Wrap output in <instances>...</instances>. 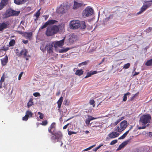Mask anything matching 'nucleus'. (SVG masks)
I'll return each mask as SVG.
<instances>
[{
	"instance_id": "nucleus-1",
	"label": "nucleus",
	"mask_w": 152,
	"mask_h": 152,
	"mask_svg": "<svg viewBox=\"0 0 152 152\" xmlns=\"http://www.w3.org/2000/svg\"><path fill=\"white\" fill-rule=\"evenodd\" d=\"M56 130V124L55 122L52 123L48 127V132L53 135L50 137L51 140L54 142H55L56 140L58 142L61 140L63 137V135L60 131L55 132Z\"/></svg>"
},
{
	"instance_id": "nucleus-2",
	"label": "nucleus",
	"mask_w": 152,
	"mask_h": 152,
	"mask_svg": "<svg viewBox=\"0 0 152 152\" xmlns=\"http://www.w3.org/2000/svg\"><path fill=\"white\" fill-rule=\"evenodd\" d=\"M151 119V115L149 114H143L140 118L139 121L140 123H141L143 125L142 127H139L137 129H145L146 127V125L149 123Z\"/></svg>"
},
{
	"instance_id": "nucleus-3",
	"label": "nucleus",
	"mask_w": 152,
	"mask_h": 152,
	"mask_svg": "<svg viewBox=\"0 0 152 152\" xmlns=\"http://www.w3.org/2000/svg\"><path fill=\"white\" fill-rule=\"evenodd\" d=\"M94 12L93 9L91 7L88 6L86 7L83 11V16L84 18L90 16L93 14Z\"/></svg>"
},
{
	"instance_id": "nucleus-4",
	"label": "nucleus",
	"mask_w": 152,
	"mask_h": 152,
	"mask_svg": "<svg viewBox=\"0 0 152 152\" xmlns=\"http://www.w3.org/2000/svg\"><path fill=\"white\" fill-rule=\"evenodd\" d=\"M20 13V11H15L10 9H9L7 10L6 12L3 15V16L4 18H7L10 16L18 15Z\"/></svg>"
},
{
	"instance_id": "nucleus-5",
	"label": "nucleus",
	"mask_w": 152,
	"mask_h": 152,
	"mask_svg": "<svg viewBox=\"0 0 152 152\" xmlns=\"http://www.w3.org/2000/svg\"><path fill=\"white\" fill-rule=\"evenodd\" d=\"M128 125L127 121L124 120L121 123L120 126H118L115 128V131L120 132L124 130Z\"/></svg>"
},
{
	"instance_id": "nucleus-6",
	"label": "nucleus",
	"mask_w": 152,
	"mask_h": 152,
	"mask_svg": "<svg viewBox=\"0 0 152 152\" xmlns=\"http://www.w3.org/2000/svg\"><path fill=\"white\" fill-rule=\"evenodd\" d=\"M69 28L71 29H76L80 26V21L79 20H73L69 23Z\"/></svg>"
},
{
	"instance_id": "nucleus-7",
	"label": "nucleus",
	"mask_w": 152,
	"mask_h": 152,
	"mask_svg": "<svg viewBox=\"0 0 152 152\" xmlns=\"http://www.w3.org/2000/svg\"><path fill=\"white\" fill-rule=\"evenodd\" d=\"M58 21L55 20H48L44 24L41 26L39 28V29L41 30L45 28L47 26L49 25H52L54 24H56L58 23Z\"/></svg>"
},
{
	"instance_id": "nucleus-8",
	"label": "nucleus",
	"mask_w": 152,
	"mask_h": 152,
	"mask_svg": "<svg viewBox=\"0 0 152 152\" xmlns=\"http://www.w3.org/2000/svg\"><path fill=\"white\" fill-rule=\"evenodd\" d=\"M53 43H49L46 45V50H47L48 53L50 54L53 52Z\"/></svg>"
},
{
	"instance_id": "nucleus-9",
	"label": "nucleus",
	"mask_w": 152,
	"mask_h": 152,
	"mask_svg": "<svg viewBox=\"0 0 152 152\" xmlns=\"http://www.w3.org/2000/svg\"><path fill=\"white\" fill-rule=\"evenodd\" d=\"M151 3H150L143 5L141 7L140 11L137 13V15H138L141 14L145 11L149 7L151 6Z\"/></svg>"
},
{
	"instance_id": "nucleus-10",
	"label": "nucleus",
	"mask_w": 152,
	"mask_h": 152,
	"mask_svg": "<svg viewBox=\"0 0 152 152\" xmlns=\"http://www.w3.org/2000/svg\"><path fill=\"white\" fill-rule=\"evenodd\" d=\"M64 39L59 41H56L55 42L54 45V47L55 49H56L58 47H61L63 46L64 43Z\"/></svg>"
},
{
	"instance_id": "nucleus-11",
	"label": "nucleus",
	"mask_w": 152,
	"mask_h": 152,
	"mask_svg": "<svg viewBox=\"0 0 152 152\" xmlns=\"http://www.w3.org/2000/svg\"><path fill=\"white\" fill-rule=\"evenodd\" d=\"M9 25V22H4L0 23V31H2L4 29H6L8 28V26Z\"/></svg>"
},
{
	"instance_id": "nucleus-12",
	"label": "nucleus",
	"mask_w": 152,
	"mask_h": 152,
	"mask_svg": "<svg viewBox=\"0 0 152 152\" xmlns=\"http://www.w3.org/2000/svg\"><path fill=\"white\" fill-rule=\"evenodd\" d=\"M45 34L48 37L52 36L55 34L51 27H48L47 28Z\"/></svg>"
},
{
	"instance_id": "nucleus-13",
	"label": "nucleus",
	"mask_w": 152,
	"mask_h": 152,
	"mask_svg": "<svg viewBox=\"0 0 152 152\" xmlns=\"http://www.w3.org/2000/svg\"><path fill=\"white\" fill-rule=\"evenodd\" d=\"M28 53V52L26 49L24 48L23 49L20 53H17V55L19 57L23 55V58H25L27 56V54Z\"/></svg>"
},
{
	"instance_id": "nucleus-14",
	"label": "nucleus",
	"mask_w": 152,
	"mask_h": 152,
	"mask_svg": "<svg viewBox=\"0 0 152 152\" xmlns=\"http://www.w3.org/2000/svg\"><path fill=\"white\" fill-rule=\"evenodd\" d=\"M117 132H113L108 135V137L110 139H113L116 138L119 135V134Z\"/></svg>"
},
{
	"instance_id": "nucleus-15",
	"label": "nucleus",
	"mask_w": 152,
	"mask_h": 152,
	"mask_svg": "<svg viewBox=\"0 0 152 152\" xmlns=\"http://www.w3.org/2000/svg\"><path fill=\"white\" fill-rule=\"evenodd\" d=\"M61 26H62L60 25H53L51 27L54 33V34H56L58 31L59 30V27H61Z\"/></svg>"
},
{
	"instance_id": "nucleus-16",
	"label": "nucleus",
	"mask_w": 152,
	"mask_h": 152,
	"mask_svg": "<svg viewBox=\"0 0 152 152\" xmlns=\"http://www.w3.org/2000/svg\"><path fill=\"white\" fill-rule=\"evenodd\" d=\"M63 101V97L62 96H61L57 102L58 104V112H59L61 113V112L60 109L61 108V106L62 104Z\"/></svg>"
},
{
	"instance_id": "nucleus-17",
	"label": "nucleus",
	"mask_w": 152,
	"mask_h": 152,
	"mask_svg": "<svg viewBox=\"0 0 152 152\" xmlns=\"http://www.w3.org/2000/svg\"><path fill=\"white\" fill-rule=\"evenodd\" d=\"M1 64L3 66L6 65L8 61V57L7 55L5 56L4 57L1 59Z\"/></svg>"
},
{
	"instance_id": "nucleus-18",
	"label": "nucleus",
	"mask_w": 152,
	"mask_h": 152,
	"mask_svg": "<svg viewBox=\"0 0 152 152\" xmlns=\"http://www.w3.org/2000/svg\"><path fill=\"white\" fill-rule=\"evenodd\" d=\"M8 0H1L0 3V10H2L7 4Z\"/></svg>"
},
{
	"instance_id": "nucleus-19",
	"label": "nucleus",
	"mask_w": 152,
	"mask_h": 152,
	"mask_svg": "<svg viewBox=\"0 0 152 152\" xmlns=\"http://www.w3.org/2000/svg\"><path fill=\"white\" fill-rule=\"evenodd\" d=\"M83 3H78L77 1H74L73 9H76L81 7L83 5Z\"/></svg>"
},
{
	"instance_id": "nucleus-20",
	"label": "nucleus",
	"mask_w": 152,
	"mask_h": 152,
	"mask_svg": "<svg viewBox=\"0 0 152 152\" xmlns=\"http://www.w3.org/2000/svg\"><path fill=\"white\" fill-rule=\"evenodd\" d=\"M28 0H14V3L17 5H20L26 3Z\"/></svg>"
},
{
	"instance_id": "nucleus-21",
	"label": "nucleus",
	"mask_w": 152,
	"mask_h": 152,
	"mask_svg": "<svg viewBox=\"0 0 152 152\" xmlns=\"http://www.w3.org/2000/svg\"><path fill=\"white\" fill-rule=\"evenodd\" d=\"M32 35V32H25L23 33V36L26 38L30 39Z\"/></svg>"
},
{
	"instance_id": "nucleus-22",
	"label": "nucleus",
	"mask_w": 152,
	"mask_h": 152,
	"mask_svg": "<svg viewBox=\"0 0 152 152\" xmlns=\"http://www.w3.org/2000/svg\"><path fill=\"white\" fill-rule=\"evenodd\" d=\"M97 72L95 71H91L90 72H88L86 75L85 77V78H87L88 77H91L92 75L96 74Z\"/></svg>"
},
{
	"instance_id": "nucleus-23",
	"label": "nucleus",
	"mask_w": 152,
	"mask_h": 152,
	"mask_svg": "<svg viewBox=\"0 0 152 152\" xmlns=\"http://www.w3.org/2000/svg\"><path fill=\"white\" fill-rule=\"evenodd\" d=\"M95 125L93 126H92V127L93 128V129L94 130H97V129L94 128L95 127H99V128H101L102 127V124H99L98 125V122H96L95 123Z\"/></svg>"
},
{
	"instance_id": "nucleus-24",
	"label": "nucleus",
	"mask_w": 152,
	"mask_h": 152,
	"mask_svg": "<svg viewBox=\"0 0 152 152\" xmlns=\"http://www.w3.org/2000/svg\"><path fill=\"white\" fill-rule=\"evenodd\" d=\"M86 27L85 22L84 21H83L81 22L80 21V26L79 28L81 29H85Z\"/></svg>"
},
{
	"instance_id": "nucleus-25",
	"label": "nucleus",
	"mask_w": 152,
	"mask_h": 152,
	"mask_svg": "<svg viewBox=\"0 0 152 152\" xmlns=\"http://www.w3.org/2000/svg\"><path fill=\"white\" fill-rule=\"evenodd\" d=\"M83 73V71L82 69H78L75 72V74L76 75L80 76L82 75Z\"/></svg>"
},
{
	"instance_id": "nucleus-26",
	"label": "nucleus",
	"mask_w": 152,
	"mask_h": 152,
	"mask_svg": "<svg viewBox=\"0 0 152 152\" xmlns=\"http://www.w3.org/2000/svg\"><path fill=\"white\" fill-rule=\"evenodd\" d=\"M130 94V93L128 92L125 94H124L123 99V102H126L127 99V96L129 95Z\"/></svg>"
},
{
	"instance_id": "nucleus-27",
	"label": "nucleus",
	"mask_w": 152,
	"mask_h": 152,
	"mask_svg": "<svg viewBox=\"0 0 152 152\" xmlns=\"http://www.w3.org/2000/svg\"><path fill=\"white\" fill-rule=\"evenodd\" d=\"M40 9H39L34 14V15L36 17V19H35V21L37 20L38 18L40 15Z\"/></svg>"
},
{
	"instance_id": "nucleus-28",
	"label": "nucleus",
	"mask_w": 152,
	"mask_h": 152,
	"mask_svg": "<svg viewBox=\"0 0 152 152\" xmlns=\"http://www.w3.org/2000/svg\"><path fill=\"white\" fill-rule=\"evenodd\" d=\"M145 65L148 66H152V58L148 60L145 63Z\"/></svg>"
},
{
	"instance_id": "nucleus-29",
	"label": "nucleus",
	"mask_w": 152,
	"mask_h": 152,
	"mask_svg": "<svg viewBox=\"0 0 152 152\" xmlns=\"http://www.w3.org/2000/svg\"><path fill=\"white\" fill-rule=\"evenodd\" d=\"M33 99L32 98H31L29 101V102L27 103V106L28 108H29V107L31 106L33 104Z\"/></svg>"
},
{
	"instance_id": "nucleus-30",
	"label": "nucleus",
	"mask_w": 152,
	"mask_h": 152,
	"mask_svg": "<svg viewBox=\"0 0 152 152\" xmlns=\"http://www.w3.org/2000/svg\"><path fill=\"white\" fill-rule=\"evenodd\" d=\"M62 8L64 9V10H63L64 12H65V10H67L68 7H67L66 5H64V4H63L61 5L60 7V9H61Z\"/></svg>"
},
{
	"instance_id": "nucleus-31",
	"label": "nucleus",
	"mask_w": 152,
	"mask_h": 152,
	"mask_svg": "<svg viewBox=\"0 0 152 152\" xmlns=\"http://www.w3.org/2000/svg\"><path fill=\"white\" fill-rule=\"evenodd\" d=\"M26 114L27 115L28 117H32V115H33L32 113L29 110H28L26 111Z\"/></svg>"
},
{
	"instance_id": "nucleus-32",
	"label": "nucleus",
	"mask_w": 152,
	"mask_h": 152,
	"mask_svg": "<svg viewBox=\"0 0 152 152\" xmlns=\"http://www.w3.org/2000/svg\"><path fill=\"white\" fill-rule=\"evenodd\" d=\"M40 49L43 52H45L46 51V46H45L44 44H42L40 46Z\"/></svg>"
},
{
	"instance_id": "nucleus-33",
	"label": "nucleus",
	"mask_w": 152,
	"mask_h": 152,
	"mask_svg": "<svg viewBox=\"0 0 152 152\" xmlns=\"http://www.w3.org/2000/svg\"><path fill=\"white\" fill-rule=\"evenodd\" d=\"M15 41L14 39H12L9 43V46H13L15 43Z\"/></svg>"
},
{
	"instance_id": "nucleus-34",
	"label": "nucleus",
	"mask_w": 152,
	"mask_h": 152,
	"mask_svg": "<svg viewBox=\"0 0 152 152\" xmlns=\"http://www.w3.org/2000/svg\"><path fill=\"white\" fill-rule=\"evenodd\" d=\"M91 121L88 118L86 119L85 121V123L86 125L88 126H90L91 124H90V121Z\"/></svg>"
},
{
	"instance_id": "nucleus-35",
	"label": "nucleus",
	"mask_w": 152,
	"mask_h": 152,
	"mask_svg": "<svg viewBox=\"0 0 152 152\" xmlns=\"http://www.w3.org/2000/svg\"><path fill=\"white\" fill-rule=\"evenodd\" d=\"M70 49L69 48H66L64 49H61L59 50V52L60 53H65L68 51Z\"/></svg>"
},
{
	"instance_id": "nucleus-36",
	"label": "nucleus",
	"mask_w": 152,
	"mask_h": 152,
	"mask_svg": "<svg viewBox=\"0 0 152 152\" xmlns=\"http://www.w3.org/2000/svg\"><path fill=\"white\" fill-rule=\"evenodd\" d=\"M89 103L91 105L93 106V107H94L95 106V101L93 99L90 100L89 102Z\"/></svg>"
},
{
	"instance_id": "nucleus-37",
	"label": "nucleus",
	"mask_w": 152,
	"mask_h": 152,
	"mask_svg": "<svg viewBox=\"0 0 152 152\" xmlns=\"http://www.w3.org/2000/svg\"><path fill=\"white\" fill-rule=\"evenodd\" d=\"M130 142V140L129 139L126 140L123 142L122 144L125 147L126 145L129 142Z\"/></svg>"
},
{
	"instance_id": "nucleus-38",
	"label": "nucleus",
	"mask_w": 152,
	"mask_h": 152,
	"mask_svg": "<svg viewBox=\"0 0 152 152\" xmlns=\"http://www.w3.org/2000/svg\"><path fill=\"white\" fill-rule=\"evenodd\" d=\"M87 62L86 61H84V62H83L81 63H80L78 65V66L79 67H80L83 65H87Z\"/></svg>"
},
{
	"instance_id": "nucleus-39",
	"label": "nucleus",
	"mask_w": 152,
	"mask_h": 152,
	"mask_svg": "<svg viewBox=\"0 0 152 152\" xmlns=\"http://www.w3.org/2000/svg\"><path fill=\"white\" fill-rule=\"evenodd\" d=\"M130 66V64L129 63H128L125 64L123 67V68L125 69H127L129 68Z\"/></svg>"
},
{
	"instance_id": "nucleus-40",
	"label": "nucleus",
	"mask_w": 152,
	"mask_h": 152,
	"mask_svg": "<svg viewBox=\"0 0 152 152\" xmlns=\"http://www.w3.org/2000/svg\"><path fill=\"white\" fill-rule=\"evenodd\" d=\"M63 103L64 105L68 106L69 105V102L67 99H65Z\"/></svg>"
},
{
	"instance_id": "nucleus-41",
	"label": "nucleus",
	"mask_w": 152,
	"mask_h": 152,
	"mask_svg": "<svg viewBox=\"0 0 152 152\" xmlns=\"http://www.w3.org/2000/svg\"><path fill=\"white\" fill-rule=\"evenodd\" d=\"M38 114L39 115V117L40 119H42L44 118V115L41 113L39 112L38 113Z\"/></svg>"
},
{
	"instance_id": "nucleus-42",
	"label": "nucleus",
	"mask_w": 152,
	"mask_h": 152,
	"mask_svg": "<svg viewBox=\"0 0 152 152\" xmlns=\"http://www.w3.org/2000/svg\"><path fill=\"white\" fill-rule=\"evenodd\" d=\"M9 49V48L6 46L5 45H4L1 49V50L4 51H7Z\"/></svg>"
},
{
	"instance_id": "nucleus-43",
	"label": "nucleus",
	"mask_w": 152,
	"mask_h": 152,
	"mask_svg": "<svg viewBox=\"0 0 152 152\" xmlns=\"http://www.w3.org/2000/svg\"><path fill=\"white\" fill-rule=\"evenodd\" d=\"M117 140H115L112 141L110 143V145H113L114 144L117 142Z\"/></svg>"
},
{
	"instance_id": "nucleus-44",
	"label": "nucleus",
	"mask_w": 152,
	"mask_h": 152,
	"mask_svg": "<svg viewBox=\"0 0 152 152\" xmlns=\"http://www.w3.org/2000/svg\"><path fill=\"white\" fill-rule=\"evenodd\" d=\"M88 118L91 121L94 119H96L98 118H94V117L91 116H88Z\"/></svg>"
},
{
	"instance_id": "nucleus-45",
	"label": "nucleus",
	"mask_w": 152,
	"mask_h": 152,
	"mask_svg": "<svg viewBox=\"0 0 152 152\" xmlns=\"http://www.w3.org/2000/svg\"><path fill=\"white\" fill-rule=\"evenodd\" d=\"M48 124V122L47 120H45L44 121H42V123H41V124L43 126H46Z\"/></svg>"
},
{
	"instance_id": "nucleus-46",
	"label": "nucleus",
	"mask_w": 152,
	"mask_h": 152,
	"mask_svg": "<svg viewBox=\"0 0 152 152\" xmlns=\"http://www.w3.org/2000/svg\"><path fill=\"white\" fill-rule=\"evenodd\" d=\"M5 73L3 74L2 76L1 77L0 82L2 83L4 81L5 77H4Z\"/></svg>"
},
{
	"instance_id": "nucleus-47",
	"label": "nucleus",
	"mask_w": 152,
	"mask_h": 152,
	"mask_svg": "<svg viewBox=\"0 0 152 152\" xmlns=\"http://www.w3.org/2000/svg\"><path fill=\"white\" fill-rule=\"evenodd\" d=\"M28 117L26 114L22 118L23 121H27L28 119Z\"/></svg>"
},
{
	"instance_id": "nucleus-48",
	"label": "nucleus",
	"mask_w": 152,
	"mask_h": 152,
	"mask_svg": "<svg viewBox=\"0 0 152 152\" xmlns=\"http://www.w3.org/2000/svg\"><path fill=\"white\" fill-rule=\"evenodd\" d=\"M138 94V93L134 95L133 96L131 97L130 99V100L132 101L137 96Z\"/></svg>"
},
{
	"instance_id": "nucleus-49",
	"label": "nucleus",
	"mask_w": 152,
	"mask_h": 152,
	"mask_svg": "<svg viewBox=\"0 0 152 152\" xmlns=\"http://www.w3.org/2000/svg\"><path fill=\"white\" fill-rule=\"evenodd\" d=\"M33 95L35 97L39 96H40V94L39 92H35L33 94Z\"/></svg>"
},
{
	"instance_id": "nucleus-50",
	"label": "nucleus",
	"mask_w": 152,
	"mask_h": 152,
	"mask_svg": "<svg viewBox=\"0 0 152 152\" xmlns=\"http://www.w3.org/2000/svg\"><path fill=\"white\" fill-rule=\"evenodd\" d=\"M124 146L123 145V144L121 143V144H120L119 146V147L118 148L117 150H121V148H124Z\"/></svg>"
},
{
	"instance_id": "nucleus-51",
	"label": "nucleus",
	"mask_w": 152,
	"mask_h": 152,
	"mask_svg": "<svg viewBox=\"0 0 152 152\" xmlns=\"http://www.w3.org/2000/svg\"><path fill=\"white\" fill-rule=\"evenodd\" d=\"M76 134V132H72L70 131H69L68 132V134L69 135H71L72 134Z\"/></svg>"
},
{
	"instance_id": "nucleus-52",
	"label": "nucleus",
	"mask_w": 152,
	"mask_h": 152,
	"mask_svg": "<svg viewBox=\"0 0 152 152\" xmlns=\"http://www.w3.org/2000/svg\"><path fill=\"white\" fill-rule=\"evenodd\" d=\"M23 74V72H21V73L19 74L18 77V79L19 80H20L21 77Z\"/></svg>"
},
{
	"instance_id": "nucleus-53",
	"label": "nucleus",
	"mask_w": 152,
	"mask_h": 152,
	"mask_svg": "<svg viewBox=\"0 0 152 152\" xmlns=\"http://www.w3.org/2000/svg\"><path fill=\"white\" fill-rule=\"evenodd\" d=\"M126 137V136H125V134H124L122 136H121L118 138V139H124Z\"/></svg>"
},
{
	"instance_id": "nucleus-54",
	"label": "nucleus",
	"mask_w": 152,
	"mask_h": 152,
	"mask_svg": "<svg viewBox=\"0 0 152 152\" xmlns=\"http://www.w3.org/2000/svg\"><path fill=\"white\" fill-rule=\"evenodd\" d=\"M60 25H61L62 26L61 27H59V30L60 29V30H63V29H64V27H65V25L64 24L62 25L61 24H60Z\"/></svg>"
},
{
	"instance_id": "nucleus-55",
	"label": "nucleus",
	"mask_w": 152,
	"mask_h": 152,
	"mask_svg": "<svg viewBox=\"0 0 152 152\" xmlns=\"http://www.w3.org/2000/svg\"><path fill=\"white\" fill-rule=\"evenodd\" d=\"M147 30L148 32H150L152 30V28L149 27L147 29Z\"/></svg>"
},
{
	"instance_id": "nucleus-56",
	"label": "nucleus",
	"mask_w": 152,
	"mask_h": 152,
	"mask_svg": "<svg viewBox=\"0 0 152 152\" xmlns=\"http://www.w3.org/2000/svg\"><path fill=\"white\" fill-rule=\"evenodd\" d=\"M69 125V124H66V125H65L63 127V129H66V128H67V126Z\"/></svg>"
},
{
	"instance_id": "nucleus-57",
	"label": "nucleus",
	"mask_w": 152,
	"mask_h": 152,
	"mask_svg": "<svg viewBox=\"0 0 152 152\" xmlns=\"http://www.w3.org/2000/svg\"><path fill=\"white\" fill-rule=\"evenodd\" d=\"M120 120H119V119H118L116 121H115V123H114V124H115V125H116L117 124L120 122Z\"/></svg>"
},
{
	"instance_id": "nucleus-58",
	"label": "nucleus",
	"mask_w": 152,
	"mask_h": 152,
	"mask_svg": "<svg viewBox=\"0 0 152 152\" xmlns=\"http://www.w3.org/2000/svg\"><path fill=\"white\" fill-rule=\"evenodd\" d=\"M93 146H91V147H89V148H87L85 150V151H88V150H90V149H91L92 148H93Z\"/></svg>"
},
{
	"instance_id": "nucleus-59",
	"label": "nucleus",
	"mask_w": 152,
	"mask_h": 152,
	"mask_svg": "<svg viewBox=\"0 0 152 152\" xmlns=\"http://www.w3.org/2000/svg\"><path fill=\"white\" fill-rule=\"evenodd\" d=\"M23 42L25 44H26L28 42V41L27 40H23Z\"/></svg>"
},
{
	"instance_id": "nucleus-60",
	"label": "nucleus",
	"mask_w": 152,
	"mask_h": 152,
	"mask_svg": "<svg viewBox=\"0 0 152 152\" xmlns=\"http://www.w3.org/2000/svg\"><path fill=\"white\" fill-rule=\"evenodd\" d=\"M139 73V72H135V73L133 75V76H135L138 75Z\"/></svg>"
},
{
	"instance_id": "nucleus-61",
	"label": "nucleus",
	"mask_w": 152,
	"mask_h": 152,
	"mask_svg": "<svg viewBox=\"0 0 152 152\" xmlns=\"http://www.w3.org/2000/svg\"><path fill=\"white\" fill-rule=\"evenodd\" d=\"M101 146H101H99L97 147L95 149V151H96L98 149H99L100 147Z\"/></svg>"
},
{
	"instance_id": "nucleus-62",
	"label": "nucleus",
	"mask_w": 152,
	"mask_h": 152,
	"mask_svg": "<svg viewBox=\"0 0 152 152\" xmlns=\"http://www.w3.org/2000/svg\"><path fill=\"white\" fill-rule=\"evenodd\" d=\"M124 119V117H121L119 118L118 119H119L120 121H121V120Z\"/></svg>"
},
{
	"instance_id": "nucleus-63",
	"label": "nucleus",
	"mask_w": 152,
	"mask_h": 152,
	"mask_svg": "<svg viewBox=\"0 0 152 152\" xmlns=\"http://www.w3.org/2000/svg\"><path fill=\"white\" fill-rule=\"evenodd\" d=\"M104 58H103V59L102 60V62L99 64H101L104 61Z\"/></svg>"
},
{
	"instance_id": "nucleus-64",
	"label": "nucleus",
	"mask_w": 152,
	"mask_h": 152,
	"mask_svg": "<svg viewBox=\"0 0 152 152\" xmlns=\"http://www.w3.org/2000/svg\"><path fill=\"white\" fill-rule=\"evenodd\" d=\"M2 83L0 82V89L2 88Z\"/></svg>"
}]
</instances>
